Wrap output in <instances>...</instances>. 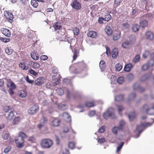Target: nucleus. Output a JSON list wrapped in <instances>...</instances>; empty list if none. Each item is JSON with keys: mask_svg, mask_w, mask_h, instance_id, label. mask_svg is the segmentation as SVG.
Returning a JSON list of instances; mask_svg holds the SVG:
<instances>
[{"mask_svg": "<svg viewBox=\"0 0 154 154\" xmlns=\"http://www.w3.org/2000/svg\"><path fill=\"white\" fill-rule=\"evenodd\" d=\"M29 64L31 67L34 69H38L40 66L39 63L33 61L29 62Z\"/></svg>", "mask_w": 154, "mask_h": 154, "instance_id": "nucleus-17", "label": "nucleus"}, {"mask_svg": "<svg viewBox=\"0 0 154 154\" xmlns=\"http://www.w3.org/2000/svg\"><path fill=\"white\" fill-rule=\"evenodd\" d=\"M134 78L133 75L131 74H128L127 76V78L128 79L129 81L132 80Z\"/></svg>", "mask_w": 154, "mask_h": 154, "instance_id": "nucleus-59", "label": "nucleus"}, {"mask_svg": "<svg viewBox=\"0 0 154 154\" xmlns=\"http://www.w3.org/2000/svg\"><path fill=\"white\" fill-rule=\"evenodd\" d=\"M4 111L6 112H10L11 111H13L14 109H11L9 106H5L4 108Z\"/></svg>", "mask_w": 154, "mask_h": 154, "instance_id": "nucleus-44", "label": "nucleus"}, {"mask_svg": "<svg viewBox=\"0 0 154 154\" xmlns=\"http://www.w3.org/2000/svg\"><path fill=\"white\" fill-rule=\"evenodd\" d=\"M68 146L69 148L73 149L75 147V143L72 142H69L68 143Z\"/></svg>", "mask_w": 154, "mask_h": 154, "instance_id": "nucleus-54", "label": "nucleus"}, {"mask_svg": "<svg viewBox=\"0 0 154 154\" xmlns=\"http://www.w3.org/2000/svg\"><path fill=\"white\" fill-rule=\"evenodd\" d=\"M14 116V115L13 111L10 112L6 117L7 121H10L11 120L13 119Z\"/></svg>", "mask_w": 154, "mask_h": 154, "instance_id": "nucleus-20", "label": "nucleus"}, {"mask_svg": "<svg viewBox=\"0 0 154 154\" xmlns=\"http://www.w3.org/2000/svg\"><path fill=\"white\" fill-rule=\"evenodd\" d=\"M122 2L121 0H115L114 6L115 8L118 7L120 4V3Z\"/></svg>", "mask_w": 154, "mask_h": 154, "instance_id": "nucleus-50", "label": "nucleus"}, {"mask_svg": "<svg viewBox=\"0 0 154 154\" xmlns=\"http://www.w3.org/2000/svg\"><path fill=\"white\" fill-rule=\"evenodd\" d=\"M147 63L149 67L153 66L154 65V60L150 59Z\"/></svg>", "mask_w": 154, "mask_h": 154, "instance_id": "nucleus-45", "label": "nucleus"}, {"mask_svg": "<svg viewBox=\"0 0 154 154\" xmlns=\"http://www.w3.org/2000/svg\"><path fill=\"white\" fill-rule=\"evenodd\" d=\"M86 106L89 107H91L94 106V103L93 102H87L85 103Z\"/></svg>", "mask_w": 154, "mask_h": 154, "instance_id": "nucleus-47", "label": "nucleus"}, {"mask_svg": "<svg viewBox=\"0 0 154 154\" xmlns=\"http://www.w3.org/2000/svg\"><path fill=\"white\" fill-rule=\"evenodd\" d=\"M2 137L4 140H7L9 138V134H8L4 132L2 134Z\"/></svg>", "mask_w": 154, "mask_h": 154, "instance_id": "nucleus-49", "label": "nucleus"}, {"mask_svg": "<svg viewBox=\"0 0 154 154\" xmlns=\"http://www.w3.org/2000/svg\"><path fill=\"white\" fill-rule=\"evenodd\" d=\"M81 96V94L79 92H75L72 95V98L74 99L79 98Z\"/></svg>", "mask_w": 154, "mask_h": 154, "instance_id": "nucleus-30", "label": "nucleus"}, {"mask_svg": "<svg viewBox=\"0 0 154 154\" xmlns=\"http://www.w3.org/2000/svg\"><path fill=\"white\" fill-rule=\"evenodd\" d=\"M64 90L61 88H60L56 90V92L58 95L61 96L63 94Z\"/></svg>", "mask_w": 154, "mask_h": 154, "instance_id": "nucleus-39", "label": "nucleus"}, {"mask_svg": "<svg viewBox=\"0 0 154 154\" xmlns=\"http://www.w3.org/2000/svg\"><path fill=\"white\" fill-rule=\"evenodd\" d=\"M61 27L60 23L58 22H56L53 26L54 29L55 31L60 29Z\"/></svg>", "mask_w": 154, "mask_h": 154, "instance_id": "nucleus-28", "label": "nucleus"}, {"mask_svg": "<svg viewBox=\"0 0 154 154\" xmlns=\"http://www.w3.org/2000/svg\"><path fill=\"white\" fill-rule=\"evenodd\" d=\"M0 40L3 42L7 43L10 41V39L4 37H0Z\"/></svg>", "mask_w": 154, "mask_h": 154, "instance_id": "nucleus-57", "label": "nucleus"}, {"mask_svg": "<svg viewBox=\"0 0 154 154\" xmlns=\"http://www.w3.org/2000/svg\"><path fill=\"white\" fill-rule=\"evenodd\" d=\"M5 51L6 53L8 55L11 54L14 51L11 47H6Z\"/></svg>", "mask_w": 154, "mask_h": 154, "instance_id": "nucleus-27", "label": "nucleus"}, {"mask_svg": "<svg viewBox=\"0 0 154 154\" xmlns=\"http://www.w3.org/2000/svg\"><path fill=\"white\" fill-rule=\"evenodd\" d=\"M111 16L109 14L106 13L104 16V20L105 21H108L111 19Z\"/></svg>", "mask_w": 154, "mask_h": 154, "instance_id": "nucleus-38", "label": "nucleus"}, {"mask_svg": "<svg viewBox=\"0 0 154 154\" xmlns=\"http://www.w3.org/2000/svg\"><path fill=\"white\" fill-rule=\"evenodd\" d=\"M79 52H77V51L76 50H75L74 52L73 53V60H75L77 57V54H78Z\"/></svg>", "mask_w": 154, "mask_h": 154, "instance_id": "nucleus-56", "label": "nucleus"}, {"mask_svg": "<svg viewBox=\"0 0 154 154\" xmlns=\"http://www.w3.org/2000/svg\"><path fill=\"white\" fill-rule=\"evenodd\" d=\"M16 146L18 148H22L24 146V140L21 138L20 137H17L14 139Z\"/></svg>", "mask_w": 154, "mask_h": 154, "instance_id": "nucleus-6", "label": "nucleus"}, {"mask_svg": "<svg viewBox=\"0 0 154 154\" xmlns=\"http://www.w3.org/2000/svg\"><path fill=\"white\" fill-rule=\"evenodd\" d=\"M124 99V96L120 95L116 96L115 97V100L118 102L123 101Z\"/></svg>", "mask_w": 154, "mask_h": 154, "instance_id": "nucleus-31", "label": "nucleus"}, {"mask_svg": "<svg viewBox=\"0 0 154 154\" xmlns=\"http://www.w3.org/2000/svg\"><path fill=\"white\" fill-rule=\"evenodd\" d=\"M31 4L35 8H37L38 6V4L36 0H32Z\"/></svg>", "mask_w": 154, "mask_h": 154, "instance_id": "nucleus-37", "label": "nucleus"}, {"mask_svg": "<svg viewBox=\"0 0 154 154\" xmlns=\"http://www.w3.org/2000/svg\"><path fill=\"white\" fill-rule=\"evenodd\" d=\"M74 35H78L79 34V30L78 28L77 27H75L73 30Z\"/></svg>", "mask_w": 154, "mask_h": 154, "instance_id": "nucleus-53", "label": "nucleus"}, {"mask_svg": "<svg viewBox=\"0 0 154 154\" xmlns=\"http://www.w3.org/2000/svg\"><path fill=\"white\" fill-rule=\"evenodd\" d=\"M124 143L122 142L120 143L117 146L116 150V152H118L121 149L124 144Z\"/></svg>", "mask_w": 154, "mask_h": 154, "instance_id": "nucleus-41", "label": "nucleus"}, {"mask_svg": "<svg viewBox=\"0 0 154 154\" xmlns=\"http://www.w3.org/2000/svg\"><path fill=\"white\" fill-rule=\"evenodd\" d=\"M150 54V52L149 51L146 50L143 54V57L144 58H146Z\"/></svg>", "mask_w": 154, "mask_h": 154, "instance_id": "nucleus-40", "label": "nucleus"}, {"mask_svg": "<svg viewBox=\"0 0 154 154\" xmlns=\"http://www.w3.org/2000/svg\"><path fill=\"white\" fill-rule=\"evenodd\" d=\"M140 26L143 28H144L147 26L148 23L146 20H143L140 21Z\"/></svg>", "mask_w": 154, "mask_h": 154, "instance_id": "nucleus-23", "label": "nucleus"}, {"mask_svg": "<svg viewBox=\"0 0 154 154\" xmlns=\"http://www.w3.org/2000/svg\"><path fill=\"white\" fill-rule=\"evenodd\" d=\"M7 88H9L8 92L10 95H13L14 94L13 90L16 88V85L10 79H7Z\"/></svg>", "mask_w": 154, "mask_h": 154, "instance_id": "nucleus-3", "label": "nucleus"}, {"mask_svg": "<svg viewBox=\"0 0 154 154\" xmlns=\"http://www.w3.org/2000/svg\"><path fill=\"white\" fill-rule=\"evenodd\" d=\"M20 120V118L19 117H15L13 119V125H15L18 124Z\"/></svg>", "mask_w": 154, "mask_h": 154, "instance_id": "nucleus-46", "label": "nucleus"}, {"mask_svg": "<svg viewBox=\"0 0 154 154\" xmlns=\"http://www.w3.org/2000/svg\"><path fill=\"white\" fill-rule=\"evenodd\" d=\"M120 32H117L116 33L114 34L113 37V39L114 40H117L119 39L120 37Z\"/></svg>", "mask_w": 154, "mask_h": 154, "instance_id": "nucleus-26", "label": "nucleus"}, {"mask_svg": "<svg viewBox=\"0 0 154 154\" xmlns=\"http://www.w3.org/2000/svg\"><path fill=\"white\" fill-rule=\"evenodd\" d=\"M118 130H119L118 127H114L112 129V132L114 134H117V133Z\"/></svg>", "mask_w": 154, "mask_h": 154, "instance_id": "nucleus-60", "label": "nucleus"}, {"mask_svg": "<svg viewBox=\"0 0 154 154\" xmlns=\"http://www.w3.org/2000/svg\"><path fill=\"white\" fill-rule=\"evenodd\" d=\"M129 38L130 40V43L134 42L136 40V37L134 35L130 36Z\"/></svg>", "mask_w": 154, "mask_h": 154, "instance_id": "nucleus-58", "label": "nucleus"}, {"mask_svg": "<svg viewBox=\"0 0 154 154\" xmlns=\"http://www.w3.org/2000/svg\"><path fill=\"white\" fill-rule=\"evenodd\" d=\"M140 59V56L138 54L136 55L135 57L134 58V60H133V62L134 63H136L137 62H138Z\"/></svg>", "mask_w": 154, "mask_h": 154, "instance_id": "nucleus-48", "label": "nucleus"}, {"mask_svg": "<svg viewBox=\"0 0 154 154\" xmlns=\"http://www.w3.org/2000/svg\"><path fill=\"white\" fill-rule=\"evenodd\" d=\"M130 43V42L129 41L124 42L122 43V47L125 48H129Z\"/></svg>", "mask_w": 154, "mask_h": 154, "instance_id": "nucleus-35", "label": "nucleus"}, {"mask_svg": "<svg viewBox=\"0 0 154 154\" xmlns=\"http://www.w3.org/2000/svg\"><path fill=\"white\" fill-rule=\"evenodd\" d=\"M139 29V26L136 24H134L132 25V29L135 32L138 31Z\"/></svg>", "mask_w": 154, "mask_h": 154, "instance_id": "nucleus-29", "label": "nucleus"}, {"mask_svg": "<svg viewBox=\"0 0 154 154\" xmlns=\"http://www.w3.org/2000/svg\"><path fill=\"white\" fill-rule=\"evenodd\" d=\"M52 140L49 138L42 139L40 141V145L42 147L44 148H49L53 145Z\"/></svg>", "mask_w": 154, "mask_h": 154, "instance_id": "nucleus-2", "label": "nucleus"}, {"mask_svg": "<svg viewBox=\"0 0 154 154\" xmlns=\"http://www.w3.org/2000/svg\"><path fill=\"white\" fill-rule=\"evenodd\" d=\"M29 72L31 74L34 76H36L37 74V72L32 69H30L29 70Z\"/></svg>", "mask_w": 154, "mask_h": 154, "instance_id": "nucleus-61", "label": "nucleus"}, {"mask_svg": "<svg viewBox=\"0 0 154 154\" xmlns=\"http://www.w3.org/2000/svg\"><path fill=\"white\" fill-rule=\"evenodd\" d=\"M124 81V77H119L117 80V82L119 84H122Z\"/></svg>", "mask_w": 154, "mask_h": 154, "instance_id": "nucleus-51", "label": "nucleus"}, {"mask_svg": "<svg viewBox=\"0 0 154 154\" xmlns=\"http://www.w3.org/2000/svg\"><path fill=\"white\" fill-rule=\"evenodd\" d=\"M149 67L147 63H145L141 66V69L143 71H145L147 70Z\"/></svg>", "mask_w": 154, "mask_h": 154, "instance_id": "nucleus-52", "label": "nucleus"}, {"mask_svg": "<svg viewBox=\"0 0 154 154\" xmlns=\"http://www.w3.org/2000/svg\"><path fill=\"white\" fill-rule=\"evenodd\" d=\"M87 35L89 37L93 38H95L97 36V33L95 31L91 30L88 31L87 33Z\"/></svg>", "mask_w": 154, "mask_h": 154, "instance_id": "nucleus-13", "label": "nucleus"}, {"mask_svg": "<svg viewBox=\"0 0 154 154\" xmlns=\"http://www.w3.org/2000/svg\"><path fill=\"white\" fill-rule=\"evenodd\" d=\"M125 124V122L122 120L120 121L119 123V125L118 127L119 130H122Z\"/></svg>", "mask_w": 154, "mask_h": 154, "instance_id": "nucleus-33", "label": "nucleus"}, {"mask_svg": "<svg viewBox=\"0 0 154 154\" xmlns=\"http://www.w3.org/2000/svg\"><path fill=\"white\" fill-rule=\"evenodd\" d=\"M112 57L114 59L116 58L118 54V50L117 49H113L111 52Z\"/></svg>", "mask_w": 154, "mask_h": 154, "instance_id": "nucleus-18", "label": "nucleus"}, {"mask_svg": "<svg viewBox=\"0 0 154 154\" xmlns=\"http://www.w3.org/2000/svg\"><path fill=\"white\" fill-rule=\"evenodd\" d=\"M26 80L27 82L31 84H32L34 82V80L30 79L28 76L26 77Z\"/></svg>", "mask_w": 154, "mask_h": 154, "instance_id": "nucleus-62", "label": "nucleus"}, {"mask_svg": "<svg viewBox=\"0 0 154 154\" xmlns=\"http://www.w3.org/2000/svg\"><path fill=\"white\" fill-rule=\"evenodd\" d=\"M122 26L124 29H126L128 28L129 27L128 23H124L122 24Z\"/></svg>", "mask_w": 154, "mask_h": 154, "instance_id": "nucleus-63", "label": "nucleus"}, {"mask_svg": "<svg viewBox=\"0 0 154 154\" xmlns=\"http://www.w3.org/2000/svg\"><path fill=\"white\" fill-rule=\"evenodd\" d=\"M30 55L32 58L34 60H37L39 58L38 54L37 52L35 51H34L33 52L31 53Z\"/></svg>", "mask_w": 154, "mask_h": 154, "instance_id": "nucleus-19", "label": "nucleus"}, {"mask_svg": "<svg viewBox=\"0 0 154 154\" xmlns=\"http://www.w3.org/2000/svg\"><path fill=\"white\" fill-rule=\"evenodd\" d=\"M141 110L144 113L150 115H152L154 112V105H153L151 108H149L147 105H144L141 108Z\"/></svg>", "mask_w": 154, "mask_h": 154, "instance_id": "nucleus-5", "label": "nucleus"}, {"mask_svg": "<svg viewBox=\"0 0 154 154\" xmlns=\"http://www.w3.org/2000/svg\"><path fill=\"white\" fill-rule=\"evenodd\" d=\"M4 14L6 19L9 22H12L14 18V16L12 14L11 12L6 11L4 12Z\"/></svg>", "mask_w": 154, "mask_h": 154, "instance_id": "nucleus-8", "label": "nucleus"}, {"mask_svg": "<svg viewBox=\"0 0 154 154\" xmlns=\"http://www.w3.org/2000/svg\"><path fill=\"white\" fill-rule=\"evenodd\" d=\"M38 106L36 105H34L28 110V113L31 115H34L37 112L39 109Z\"/></svg>", "mask_w": 154, "mask_h": 154, "instance_id": "nucleus-7", "label": "nucleus"}, {"mask_svg": "<svg viewBox=\"0 0 154 154\" xmlns=\"http://www.w3.org/2000/svg\"><path fill=\"white\" fill-rule=\"evenodd\" d=\"M48 119L47 118L44 116H42L40 119L41 123L38 124V127L39 129H41L43 127L44 125L47 123Z\"/></svg>", "mask_w": 154, "mask_h": 154, "instance_id": "nucleus-10", "label": "nucleus"}, {"mask_svg": "<svg viewBox=\"0 0 154 154\" xmlns=\"http://www.w3.org/2000/svg\"><path fill=\"white\" fill-rule=\"evenodd\" d=\"M103 116L106 119H108L109 117L112 119L116 118L114 109L112 108H109L106 112L103 113Z\"/></svg>", "mask_w": 154, "mask_h": 154, "instance_id": "nucleus-4", "label": "nucleus"}, {"mask_svg": "<svg viewBox=\"0 0 154 154\" xmlns=\"http://www.w3.org/2000/svg\"><path fill=\"white\" fill-rule=\"evenodd\" d=\"M105 31L106 34L108 35H110L112 33V31L111 27L108 26H106L105 28Z\"/></svg>", "mask_w": 154, "mask_h": 154, "instance_id": "nucleus-21", "label": "nucleus"}, {"mask_svg": "<svg viewBox=\"0 0 154 154\" xmlns=\"http://www.w3.org/2000/svg\"><path fill=\"white\" fill-rule=\"evenodd\" d=\"M26 95V92L23 90H21L20 92L19 96L21 97H25Z\"/></svg>", "mask_w": 154, "mask_h": 154, "instance_id": "nucleus-43", "label": "nucleus"}, {"mask_svg": "<svg viewBox=\"0 0 154 154\" xmlns=\"http://www.w3.org/2000/svg\"><path fill=\"white\" fill-rule=\"evenodd\" d=\"M71 6L73 8L76 10H80L81 8V4L77 0H74Z\"/></svg>", "mask_w": 154, "mask_h": 154, "instance_id": "nucleus-9", "label": "nucleus"}, {"mask_svg": "<svg viewBox=\"0 0 154 154\" xmlns=\"http://www.w3.org/2000/svg\"><path fill=\"white\" fill-rule=\"evenodd\" d=\"M150 75V73L146 74L142 76L141 78V80L142 81H144L148 79Z\"/></svg>", "mask_w": 154, "mask_h": 154, "instance_id": "nucleus-34", "label": "nucleus"}, {"mask_svg": "<svg viewBox=\"0 0 154 154\" xmlns=\"http://www.w3.org/2000/svg\"><path fill=\"white\" fill-rule=\"evenodd\" d=\"M136 113L135 112H133L128 115V118L130 121L133 120L136 117Z\"/></svg>", "mask_w": 154, "mask_h": 154, "instance_id": "nucleus-32", "label": "nucleus"}, {"mask_svg": "<svg viewBox=\"0 0 154 154\" xmlns=\"http://www.w3.org/2000/svg\"><path fill=\"white\" fill-rule=\"evenodd\" d=\"M61 123V121L58 118H56L53 120L51 123L53 127H57L59 126Z\"/></svg>", "mask_w": 154, "mask_h": 154, "instance_id": "nucleus-12", "label": "nucleus"}, {"mask_svg": "<svg viewBox=\"0 0 154 154\" xmlns=\"http://www.w3.org/2000/svg\"><path fill=\"white\" fill-rule=\"evenodd\" d=\"M1 31L3 34L7 37H9L11 35V32L7 29L2 28L1 30Z\"/></svg>", "mask_w": 154, "mask_h": 154, "instance_id": "nucleus-15", "label": "nucleus"}, {"mask_svg": "<svg viewBox=\"0 0 154 154\" xmlns=\"http://www.w3.org/2000/svg\"><path fill=\"white\" fill-rule=\"evenodd\" d=\"M84 66L83 63L79 62L76 64L75 66H71L70 67V70L75 74H79L83 70Z\"/></svg>", "mask_w": 154, "mask_h": 154, "instance_id": "nucleus-1", "label": "nucleus"}, {"mask_svg": "<svg viewBox=\"0 0 154 154\" xmlns=\"http://www.w3.org/2000/svg\"><path fill=\"white\" fill-rule=\"evenodd\" d=\"M146 38L150 41H152L154 39V35L151 32L148 31L146 32L145 33Z\"/></svg>", "mask_w": 154, "mask_h": 154, "instance_id": "nucleus-11", "label": "nucleus"}, {"mask_svg": "<svg viewBox=\"0 0 154 154\" xmlns=\"http://www.w3.org/2000/svg\"><path fill=\"white\" fill-rule=\"evenodd\" d=\"M115 68L116 70L119 71L122 69V67L120 64L117 63L116 65Z\"/></svg>", "mask_w": 154, "mask_h": 154, "instance_id": "nucleus-55", "label": "nucleus"}, {"mask_svg": "<svg viewBox=\"0 0 154 154\" xmlns=\"http://www.w3.org/2000/svg\"><path fill=\"white\" fill-rule=\"evenodd\" d=\"M19 67L23 70H27L29 68L27 65H26L25 63L20 62L19 63Z\"/></svg>", "mask_w": 154, "mask_h": 154, "instance_id": "nucleus-25", "label": "nucleus"}, {"mask_svg": "<svg viewBox=\"0 0 154 154\" xmlns=\"http://www.w3.org/2000/svg\"><path fill=\"white\" fill-rule=\"evenodd\" d=\"M116 106L119 114L121 115V112L124 110V107L123 106L120 105H117Z\"/></svg>", "mask_w": 154, "mask_h": 154, "instance_id": "nucleus-42", "label": "nucleus"}, {"mask_svg": "<svg viewBox=\"0 0 154 154\" xmlns=\"http://www.w3.org/2000/svg\"><path fill=\"white\" fill-rule=\"evenodd\" d=\"M151 125V124L150 123H145L141 124L140 125H138L137 126L136 128L137 130L139 131V132L140 133H141L143 130H140V129L142 128V127H146L148 126H149Z\"/></svg>", "mask_w": 154, "mask_h": 154, "instance_id": "nucleus-14", "label": "nucleus"}, {"mask_svg": "<svg viewBox=\"0 0 154 154\" xmlns=\"http://www.w3.org/2000/svg\"><path fill=\"white\" fill-rule=\"evenodd\" d=\"M45 79L43 77H39L35 81V84L38 86L42 85L44 83Z\"/></svg>", "mask_w": 154, "mask_h": 154, "instance_id": "nucleus-16", "label": "nucleus"}, {"mask_svg": "<svg viewBox=\"0 0 154 154\" xmlns=\"http://www.w3.org/2000/svg\"><path fill=\"white\" fill-rule=\"evenodd\" d=\"M18 137H20V138H23L24 140V138L27 137V136L25 133L21 132H19Z\"/></svg>", "mask_w": 154, "mask_h": 154, "instance_id": "nucleus-36", "label": "nucleus"}, {"mask_svg": "<svg viewBox=\"0 0 154 154\" xmlns=\"http://www.w3.org/2000/svg\"><path fill=\"white\" fill-rule=\"evenodd\" d=\"M105 130V127L103 126L101 127L98 130V132L100 133L103 132Z\"/></svg>", "mask_w": 154, "mask_h": 154, "instance_id": "nucleus-64", "label": "nucleus"}, {"mask_svg": "<svg viewBox=\"0 0 154 154\" xmlns=\"http://www.w3.org/2000/svg\"><path fill=\"white\" fill-rule=\"evenodd\" d=\"M99 66L102 71H103L105 69L106 64L104 60H101L99 63Z\"/></svg>", "mask_w": 154, "mask_h": 154, "instance_id": "nucleus-22", "label": "nucleus"}, {"mask_svg": "<svg viewBox=\"0 0 154 154\" xmlns=\"http://www.w3.org/2000/svg\"><path fill=\"white\" fill-rule=\"evenodd\" d=\"M133 66L131 64H128L125 65L124 67V70L126 72H129Z\"/></svg>", "mask_w": 154, "mask_h": 154, "instance_id": "nucleus-24", "label": "nucleus"}]
</instances>
